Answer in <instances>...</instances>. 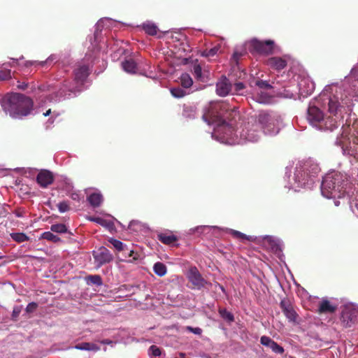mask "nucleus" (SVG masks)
<instances>
[{"instance_id":"1","label":"nucleus","mask_w":358,"mask_h":358,"mask_svg":"<svg viewBox=\"0 0 358 358\" xmlns=\"http://www.w3.org/2000/svg\"><path fill=\"white\" fill-rule=\"evenodd\" d=\"M336 93L329 97L323 92L319 97L310 102L306 119L313 128L319 131H331L338 127V120L352 111V96L345 95L343 98L341 87L336 90Z\"/></svg>"},{"instance_id":"2","label":"nucleus","mask_w":358,"mask_h":358,"mask_svg":"<svg viewBox=\"0 0 358 358\" xmlns=\"http://www.w3.org/2000/svg\"><path fill=\"white\" fill-rule=\"evenodd\" d=\"M221 105L210 104L203 110V120L210 126H213L211 137L217 141L227 144H242L246 142H256L260 138L259 126L256 122H248L239 131V136L234 134L232 123H228L220 113Z\"/></svg>"},{"instance_id":"3","label":"nucleus","mask_w":358,"mask_h":358,"mask_svg":"<svg viewBox=\"0 0 358 358\" xmlns=\"http://www.w3.org/2000/svg\"><path fill=\"white\" fill-rule=\"evenodd\" d=\"M352 184L348 176L345 173L331 172L327 173L322 180L321 184V193L323 196L327 199H346L350 203V207L352 213L358 215V199L350 201L349 197L352 192ZM334 205L338 206L340 201L334 200Z\"/></svg>"},{"instance_id":"4","label":"nucleus","mask_w":358,"mask_h":358,"mask_svg":"<svg viewBox=\"0 0 358 358\" xmlns=\"http://www.w3.org/2000/svg\"><path fill=\"white\" fill-rule=\"evenodd\" d=\"M294 176L291 178V168L286 167L285 176L288 178V182L285 187L298 191V188H311L315 178L320 172L318 164L313 159L298 161L294 168Z\"/></svg>"},{"instance_id":"5","label":"nucleus","mask_w":358,"mask_h":358,"mask_svg":"<svg viewBox=\"0 0 358 358\" xmlns=\"http://www.w3.org/2000/svg\"><path fill=\"white\" fill-rule=\"evenodd\" d=\"M1 104L3 111L13 118L28 115L33 108L32 100L19 93L5 96Z\"/></svg>"},{"instance_id":"6","label":"nucleus","mask_w":358,"mask_h":358,"mask_svg":"<svg viewBox=\"0 0 358 358\" xmlns=\"http://www.w3.org/2000/svg\"><path fill=\"white\" fill-rule=\"evenodd\" d=\"M258 122L266 135L274 136L280 131L279 117L274 113L266 112L259 113Z\"/></svg>"},{"instance_id":"7","label":"nucleus","mask_w":358,"mask_h":358,"mask_svg":"<svg viewBox=\"0 0 358 358\" xmlns=\"http://www.w3.org/2000/svg\"><path fill=\"white\" fill-rule=\"evenodd\" d=\"M341 321L344 327H350L358 322V306L352 303L345 304L341 313Z\"/></svg>"},{"instance_id":"8","label":"nucleus","mask_w":358,"mask_h":358,"mask_svg":"<svg viewBox=\"0 0 358 358\" xmlns=\"http://www.w3.org/2000/svg\"><path fill=\"white\" fill-rule=\"evenodd\" d=\"M187 278L192 284V289L201 290L207 285L211 286V283L206 280L196 266L190 267L187 272Z\"/></svg>"},{"instance_id":"9","label":"nucleus","mask_w":358,"mask_h":358,"mask_svg":"<svg viewBox=\"0 0 358 358\" xmlns=\"http://www.w3.org/2000/svg\"><path fill=\"white\" fill-rule=\"evenodd\" d=\"M296 87L299 93V98H306L313 92L315 83L310 78L303 77L298 81Z\"/></svg>"},{"instance_id":"10","label":"nucleus","mask_w":358,"mask_h":358,"mask_svg":"<svg viewBox=\"0 0 358 358\" xmlns=\"http://www.w3.org/2000/svg\"><path fill=\"white\" fill-rule=\"evenodd\" d=\"M93 256L99 266L110 262L113 259V255L105 247H101L97 251H94Z\"/></svg>"},{"instance_id":"11","label":"nucleus","mask_w":358,"mask_h":358,"mask_svg":"<svg viewBox=\"0 0 358 358\" xmlns=\"http://www.w3.org/2000/svg\"><path fill=\"white\" fill-rule=\"evenodd\" d=\"M53 173L46 169H42L36 176V182L43 188H46L54 182Z\"/></svg>"},{"instance_id":"12","label":"nucleus","mask_w":358,"mask_h":358,"mask_svg":"<svg viewBox=\"0 0 358 358\" xmlns=\"http://www.w3.org/2000/svg\"><path fill=\"white\" fill-rule=\"evenodd\" d=\"M253 48L259 53L271 54L273 52L274 42L268 40L265 42L253 39L251 41Z\"/></svg>"},{"instance_id":"13","label":"nucleus","mask_w":358,"mask_h":358,"mask_svg":"<svg viewBox=\"0 0 358 358\" xmlns=\"http://www.w3.org/2000/svg\"><path fill=\"white\" fill-rule=\"evenodd\" d=\"M232 90V85L229 79L222 76L216 83V93L220 96H225Z\"/></svg>"},{"instance_id":"14","label":"nucleus","mask_w":358,"mask_h":358,"mask_svg":"<svg viewBox=\"0 0 358 358\" xmlns=\"http://www.w3.org/2000/svg\"><path fill=\"white\" fill-rule=\"evenodd\" d=\"M252 99L263 104H269L273 102V97L268 90H254L252 92Z\"/></svg>"},{"instance_id":"15","label":"nucleus","mask_w":358,"mask_h":358,"mask_svg":"<svg viewBox=\"0 0 358 358\" xmlns=\"http://www.w3.org/2000/svg\"><path fill=\"white\" fill-rule=\"evenodd\" d=\"M158 239L164 244L168 245H176L178 237L172 231H168L158 234Z\"/></svg>"},{"instance_id":"16","label":"nucleus","mask_w":358,"mask_h":358,"mask_svg":"<svg viewBox=\"0 0 358 358\" xmlns=\"http://www.w3.org/2000/svg\"><path fill=\"white\" fill-rule=\"evenodd\" d=\"M266 64L271 68L280 71L287 66V61L282 57H273L268 59Z\"/></svg>"},{"instance_id":"17","label":"nucleus","mask_w":358,"mask_h":358,"mask_svg":"<svg viewBox=\"0 0 358 358\" xmlns=\"http://www.w3.org/2000/svg\"><path fill=\"white\" fill-rule=\"evenodd\" d=\"M90 74L89 67L87 65H80L74 70L75 79L77 82L83 83Z\"/></svg>"},{"instance_id":"18","label":"nucleus","mask_w":358,"mask_h":358,"mask_svg":"<svg viewBox=\"0 0 358 358\" xmlns=\"http://www.w3.org/2000/svg\"><path fill=\"white\" fill-rule=\"evenodd\" d=\"M158 40L159 41L158 42V47L159 46V43L162 44V41H164L166 44H171L172 42H174V36L172 32L170 31H164L160 32L158 30V36H157ZM161 50L158 49V52H160ZM162 54H165L166 52L162 49Z\"/></svg>"},{"instance_id":"19","label":"nucleus","mask_w":358,"mask_h":358,"mask_svg":"<svg viewBox=\"0 0 358 358\" xmlns=\"http://www.w3.org/2000/svg\"><path fill=\"white\" fill-rule=\"evenodd\" d=\"M265 241L270 245L271 249L275 253L282 252V244L279 239H276L273 236H266Z\"/></svg>"},{"instance_id":"20","label":"nucleus","mask_w":358,"mask_h":358,"mask_svg":"<svg viewBox=\"0 0 358 358\" xmlns=\"http://www.w3.org/2000/svg\"><path fill=\"white\" fill-rule=\"evenodd\" d=\"M87 200L92 207L97 208L103 202V196L101 193L94 192L87 196Z\"/></svg>"},{"instance_id":"21","label":"nucleus","mask_w":358,"mask_h":358,"mask_svg":"<svg viewBox=\"0 0 358 358\" xmlns=\"http://www.w3.org/2000/svg\"><path fill=\"white\" fill-rule=\"evenodd\" d=\"M108 242L117 250V251H124L128 252L129 257H133V255L134 254V252L133 250H129L127 248H126V245H124L121 241L115 239V238H110L108 240Z\"/></svg>"},{"instance_id":"22","label":"nucleus","mask_w":358,"mask_h":358,"mask_svg":"<svg viewBox=\"0 0 358 358\" xmlns=\"http://www.w3.org/2000/svg\"><path fill=\"white\" fill-rule=\"evenodd\" d=\"M193 74L195 78L201 82H206L208 80L207 76H206V73L202 71V69L200 64H195L193 66L192 69Z\"/></svg>"},{"instance_id":"23","label":"nucleus","mask_w":358,"mask_h":358,"mask_svg":"<svg viewBox=\"0 0 358 358\" xmlns=\"http://www.w3.org/2000/svg\"><path fill=\"white\" fill-rule=\"evenodd\" d=\"M122 67L127 73H135L137 69V65L133 59H125L122 62Z\"/></svg>"},{"instance_id":"24","label":"nucleus","mask_w":358,"mask_h":358,"mask_svg":"<svg viewBox=\"0 0 358 358\" xmlns=\"http://www.w3.org/2000/svg\"><path fill=\"white\" fill-rule=\"evenodd\" d=\"M358 122L353 124L351 128H350V136L348 137L350 143H352L357 147L355 148L356 150H358Z\"/></svg>"},{"instance_id":"25","label":"nucleus","mask_w":358,"mask_h":358,"mask_svg":"<svg viewBox=\"0 0 358 358\" xmlns=\"http://www.w3.org/2000/svg\"><path fill=\"white\" fill-rule=\"evenodd\" d=\"M75 348L80 350H87V351H98L100 350V347L96 344L93 343H87L83 342L81 343H78L75 346Z\"/></svg>"},{"instance_id":"26","label":"nucleus","mask_w":358,"mask_h":358,"mask_svg":"<svg viewBox=\"0 0 358 358\" xmlns=\"http://www.w3.org/2000/svg\"><path fill=\"white\" fill-rule=\"evenodd\" d=\"M280 94L282 96L288 99H296V97H299V93L296 86L285 88Z\"/></svg>"},{"instance_id":"27","label":"nucleus","mask_w":358,"mask_h":358,"mask_svg":"<svg viewBox=\"0 0 358 358\" xmlns=\"http://www.w3.org/2000/svg\"><path fill=\"white\" fill-rule=\"evenodd\" d=\"M179 80L180 83L183 88L188 89L193 85V80L189 73H182Z\"/></svg>"},{"instance_id":"28","label":"nucleus","mask_w":358,"mask_h":358,"mask_svg":"<svg viewBox=\"0 0 358 358\" xmlns=\"http://www.w3.org/2000/svg\"><path fill=\"white\" fill-rule=\"evenodd\" d=\"M336 310V306H332L328 300H323L318 308L320 313H334Z\"/></svg>"},{"instance_id":"29","label":"nucleus","mask_w":358,"mask_h":358,"mask_svg":"<svg viewBox=\"0 0 358 358\" xmlns=\"http://www.w3.org/2000/svg\"><path fill=\"white\" fill-rule=\"evenodd\" d=\"M140 27L148 35L155 36L157 34V26L150 22H145Z\"/></svg>"},{"instance_id":"30","label":"nucleus","mask_w":358,"mask_h":358,"mask_svg":"<svg viewBox=\"0 0 358 358\" xmlns=\"http://www.w3.org/2000/svg\"><path fill=\"white\" fill-rule=\"evenodd\" d=\"M89 220L92 222H94L103 227H105L108 229H110L113 225V222L111 221L106 220L103 218L99 217H90L88 218Z\"/></svg>"},{"instance_id":"31","label":"nucleus","mask_w":358,"mask_h":358,"mask_svg":"<svg viewBox=\"0 0 358 358\" xmlns=\"http://www.w3.org/2000/svg\"><path fill=\"white\" fill-rule=\"evenodd\" d=\"M190 230L192 231L193 232H197L199 234H202L206 231L208 232L212 230L218 231V230H220V228L217 227H215V226L202 225V226L196 227L194 229H191Z\"/></svg>"},{"instance_id":"32","label":"nucleus","mask_w":358,"mask_h":358,"mask_svg":"<svg viewBox=\"0 0 358 358\" xmlns=\"http://www.w3.org/2000/svg\"><path fill=\"white\" fill-rule=\"evenodd\" d=\"M219 314L224 320L229 323H231L234 321V315L225 308L220 309Z\"/></svg>"},{"instance_id":"33","label":"nucleus","mask_w":358,"mask_h":358,"mask_svg":"<svg viewBox=\"0 0 358 358\" xmlns=\"http://www.w3.org/2000/svg\"><path fill=\"white\" fill-rule=\"evenodd\" d=\"M256 88L254 90H271L272 86L265 80H257L255 82Z\"/></svg>"},{"instance_id":"34","label":"nucleus","mask_w":358,"mask_h":358,"mask_svg":"<svg viewBox=\"0 0 358 358\" xmlns=\"http://www.w3.org/2000/svg\"><path fill=\"white\" fill-rule=\"evenodd\" d=\"M41 238L51 241L52 243H57L60 241V238L53 234L51 231H45L41 234Z\"/></svg>"},{"instance_id":"35","label":"nucleus","mask_w":358,"mask_h":358,"mask_svg":"<svg viewBox=\"0 0 358 358\" xmlns=\"http://www.w3.org/2000/svg\"><path fill=\"white\" fill-rule=\"evenodd\" d=\"M10 237L17 243H22L29 240V237L24 233H12Z\"/></svg>"},{"instance_id":"36","label":"nucleus","mask_w":358,"mask_h":358,"mask_svg":"<svg viewBox=\"0 0 358 358\" xmlns=\"http://www.w3.org/2000/svg\"><path fill=\"white\" fill-rule=\"evenodd\" d=\"M171 93L173 96L176 98H182L187 94L185 90L181 89L180 87H173L171 89Z\"/></svg>"},{"instance_id":"37","label":"nucleus","mask_w":358,"mask_h":358,"mask_svg":"<svg viewBox=\"0 0 358 358\" xmlns=\"http://www.w3.org/2000/svg\"><path fill=\"white\" fill-rule=\"evenodd\" d=\"M283 313L290 322H294L296 319V313L291 306L289 308H285Z\"/></svg>"},{"instance_id":"38","label":"nucleus","mask_w":358,"mask_h":358,"mask_svg":"<svg viewBox=\"0 0 358 358\" xmlns=\"http://www.w3.org/2000/svg\"><path fill=\"white\" fill-rule=\"evenodd\" d=\"M245 85L242 82L236 83L234 85V94L237 95H243L245 93Z\"/></svg>"},{"instance_id":"39","label":"nucleus","mask_w":358,"mask_h":358,"mask_svg":"<svg viewBox=\"0 0 358 358\" xmlns=\"http://www.w3.org/2000/svg\"><path fill=\"white\" fill-rule=\"evenodd\" d=\"M182 115L185 118L193 119L195 117V109L192 107H186L183 110Z\"/></svg>"},{"instance_id":"40","label":"nucleus","mask_w":358,"mask_h":358,"mask_svg":"<svg viewBox=\"0 0 358 358\" xmlns=\"http://www.w3.org/2000/svg\"><path fill=\"white\" fill-rule=\"evenodd\" d=\"M51 231L56 233H65L67 228L64 224H56L51 226Z\"/></svg>"},{"instance_id":"41","label":"nucleus","mask_w":358,"mask_h":358,"mask_svg":"<svg viewBox=\"0 0 358 358\" xmlns=\"http://www.w3.org/2000/svg\"><path fill=\"white\" fill-rule=\"evenodd\" d=\"M274 341L271 338L266 336H263L260 338V343L262 345H264L268 348H271V346L274 343Z\"/></svg>"},{"instance_id":"42","label":"nucleus","mask_w":358,"mask_h":358,"mask_svg":"<svg viewBox=\"0 0 358 358\" xmlns=\"http://www.w3.org/2000/svg\"><path fill=\"white\" fill-rule=\"evenodd\" d=\"M88 280L90 283L96 285H101L102 284V279L99 275L88 276Z\"/></svg>"},{"instance_id":"43","label":"nucleus","mask_w":358,"mask_h":358,"mask_svg":"<svg viewBox=\"0 0 358 358\" xmlns=\"http://www.w3.org/2000/svg\"><path fill=\"white\" fill-rule=\"evenodd\" d=\"M57 208L60 213H65L70 210L69 204L67 201H62L57 204Z\"/></svg>"},{"instance_id":"44","label":"nucleus","mask_w":358,"mask_h":358,"mask_svg":"<svg viewBox=\"0 0 358 358\" xmlns=\"http://www.w3.org/2000/svg\"><path fill=\"white\" fill-rule=\"evenodd\" d=\"M10 70L3 69L0 70V81L6 80L11 78Z\"/></svg>"},{"instance_id":"45","label":"nucleus","mask_w":358,"mask_h":358,"mask_svg":"<svg viewBox=\"0 0 358 358\" xmlns=\"http://www.w3.org/2000/svg\"><path fill=\"white\" fill-rule=\"evenodd\" d=\"M230 233H231V234H232L234 236H235L236 238L245 239V240H250V238L249 236H248L246 234H245L242 232H240L238 231L230 229Z\"/></svg>"},{"instance_id":"46","label":"nucleus","mask_w":358,"mask_h":358,"mask_svg":"<svg viewBox=\"0 0 358 358\" xmlns=\"http://www.w3.org/2000/svg\"><path fill=\"white\" fill-rule=\"evenodd\" d=\"M270 349L276 354H282L284 352V348L278 345L275 341L274 343L271 346Z\"/></svg>"},{"instance_id":"47","label":"nucleus","mask_w":358,"mask_h":358,"mask_svg":"<svg viewBox=\"0 0 358 358\" xmlns=\"http://www.w3.org/2000/svg\"><path fill=\"white\" fill-rule=\"evenodd\" d=\"M37 308L38 304L36 302H31L27 306L25 310L27 313H31L34 312Z\"/></svg>"},{"instance_id":"48","label":"nucleus","mask_w":358,"mask_h":358,"mask_svg":"<svg viewBox=\"0 0 358 358\" xmlns=\"http://www.w3.org/2000/svg\"><path fill=\"white\" fill-rule=\"evenodd\" d=\"M187 331L191 332L196 335H201L202 334V329L200 327H192L190 326L186 327Z\"/></svg>"},{"instance_id":"49","label":"nucleus","mask_w":358,"mask_h":358,"mask_svg":"<svg viewBox=\"0 0 358 358\" xmlns=\"http://www.w3.org/2000/svg\"><path fill=\"white\" fill-rule=\"evenodd\" d=\"M166 266L160 262H158V276H163L166 273Z\"/></svg>"},{"instance_id":"50","label":"nucleus","mask_w":358,"mask_h":358,"mask_svg":"<svg viewBox=\"0 0 358 358\" xmlns=\"http://www.w3.org/2000/svg\"><path fill=\"white\" fill-rule=\"evenodd\" d=\"M218 51V48L215 47L213 48H211L206 51V52L204 54L205 56L207 57H212L217 54Z\"/></svg>"},{"instance_id":"51","label":"nucleus","mask_w":358,"mask_h":358,"mask_svg":"<svg viewBox=\"0 0 358 358\" xmlns=\"http://www.w3.org/2000/svg\"><path fill=\"white\" fill-rule=\"evenodd\" d=\"M150 351L151 352V353H150V356L152 358H155L157 357V347L155 345H152L150 348Z\"/></svg>"},{"instance_id":"52","label":"nucleus","mask_w":358,"mask_h":358,"mask_svg":"<svg viewBox=\"0 0 358 358\" xmlns=\"http://www.w3.org/2000/svg\"><path fill=\"white\" fill-rule=\"evenodd\" d=\"M21 312V308L20 307H15L13 310L12 316L13 317H17Z\"/></svg>"},{"instance_id":"53","label":"nucleus","mask_w":358,"mask_h":358,"mask_svg":"<svg viewBox=\"0 0 358 358\" xmlns=\"http://www.w3.org/2000/svg\"><path fill=\"white\" fill-rule=\"evenodd\" d=\"M18 85H17V88L21 90H25L28 87V84L26 83H20L17 81Z\"/></svg>"},{"instance_id":"54","label":"nucleus","mask_w":358,"mask_h":358,"mask_svg":"<svg viewBox=\"0 0 358 358\" xmlns=\"http://www.w3.org/2000/svg\"><path fill=\"white\" fill-rule=\"evenodd\" d=\"M350 73L352 76L358 74V63L352 68Z\"/></svg>"},{"instance_id":"55","label":"nucleus","mask_w":358,"mask_h":358,"mask_svg":"<svg viewBox=\"0 0 358 358\" xmlns=\"http://www.w3.org/2000/svg\"><path fill=\"white\" fill-rule=\"evenodd\" d=\"M280 307H281V308L282 310V312H284L285 311V308H289L290 306L287 302H285V301H282L280 302Z\"/></svg>"},{"instance_id":"56","label":"nucleus","mask_w":358,"mask_h":358,"mask_svg":"<svg viewBox=\"0 0 358 358\" xmlns=\"http://www.w3.org/2000/svg\"><path fill=\"white\" fill-rule=\"evenodd\" d=\"M71 198L74 201H79L80 200V196L78 193H72L71 194Z\"/></svg>"},{"instance_id":"57","label":"nucleus","mask_w":358,"mask_h":358,"mask_svg":"<svg viewBox=\"0 0 358 358\" xmlns=\"http://www.w3.org/2000/svg\"><path fill=\"white\" fill-rule=\"evenodd\" d=\"M215 287H217L224 294L226 293L224 287L222 285H221L220 284L217 283L215 285Z\"/></svg>"},{"instance_id":"58","label":"nucleus","mask_w":358,"mask_h":358,"mask_svg":"<svg viewBox=\"0 0 358 358\" xmlns=\"http://www.w3.org/2000/svg\"><path fill=\"white\" fill-rule=\"evenodd\" d=\"M241 56V54L238 53V52H234V55H233V57H234L236 59H238Z\"/></svg>"},{"instance_id":"59","label":"nucleus","mask_w":358,"mask_h":358,"mask_svg":"<svg viewBox=\"0 0 358 358\" xmlns=\"http://www.w3.org/2000/svg\"><path fill=\"white\" fill-rule=\"evenodd\" d=\"M152 269H153V271L155 272V273L157 274V263L154 264V265L152 266Z\"/></svg>"},{"instance_id":"60","label":"nucleus","mask_w":358,"mask_h":358,"mask_svg":"<svg viewBox=\"0 0 358 358\" xmlns=\"http://www.w3.org/2000/svg\"><path fill=\"white\" fill-rule=\"evenodd\" d=\"M50 113H51V110L49 109L45 113H43V115L46 117V116L49 115L50 114Z\"/></svg>"},{"instance_id":"61","label":"nucleus","mask_w":358,"mask_h":358,"mask_svg":"<svg viewBox=\"0 0 358 358\" xmlns=\"http://www.w3.org/2000/svg\"><path fill=\"white\" fill-rule=\"evenodd\" d=\"M175 358H185L183 354H180L179 357H176Z\"/></svg>"},{"instance_id":"62","label":"nucleus","mask_w":358,"mask_h":358,"mask_svg":"<svg viewBox=\"0 0 358 358\" xmlns=\"http://www.w3.org/2000/svg\"><path fill=\"white\" fill-rule=\"evenodd\" d=\"M157 355H158V358H159L161 357V350L159 348H158Z\"/></svg>"},{"instance_id":"63","label":"nucleus","mask_w":358,"mask_h":358,"mask_svg":"<svg viewBox=\"0 0 358 358\" xmlns=\"http://www.w3.org/2000/svg\"><path fill=\"white\" fill-rule=\"evenodd\" d=\"M343 135H345L347 136V131H346V129H344V131L343 132Z\"/></svg>"},{"instance_id":"64","label":"nucleus","mask_w":358,"mask_h":358,"mask_svg":"<svg viewBox=\"0 0 358 358\" xmlns=\"http://www.w3.org/2000/svg\"><path fill=\"white\" fill-rule=\"evenodd\" d=\"M102 343H104V344H106V343H107V344H108V343H110V342H109V341H108L107 340H106V341H102Z\"/></svg>"}]
</instances>
